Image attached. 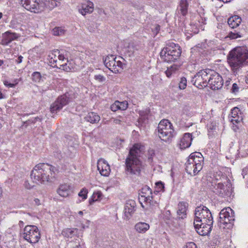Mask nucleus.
Masks as SVG:
<instances>
[{"label":"nucleus","instance_id":"f257e3e1","mask_svg":"<svg viewBox=\"0 0 248 248\" xmlns=\"http://www.w3.org/2000/svg\"><path fill=\"white\" fill-rule=\"evenodd\" d=\"M213 224V218L208 208L204 205L196 208L193 224L199 234L207 235L211 231Z\"/></svg>","mask_w":248,"mask_h":248},{"label":"nucleus","instance_id":"f03ea898","mask_svg":"<svg viewBox=\"0 0 248 248\" xmlns=\"http://www.w3.org/2000/svg\"><path fill=\"white\" fill-rule=\"evenodd\" d=\"M58 170L48 164L39 163L35 166L31 173V178L37 184H45L51 181Z\"/></svg>","mask_w":248,"mask_h":248},{"label":"nucleus","instance_id":"7ed1b4c3","mask_svg":"<svg viewBox=\"0 0 248 248\" xmlns=\"http://www.w3.org/2000/svg\"><path fill=\"white\" fill-rule=\"evenodd\" d=\"M227 61L234 75L244 65H248V50L245 47H236L227 56Z\"/></svg>","mask_w":248,"mask_h":248},{"label":"nucleus","instance_id":"20e7f679","mask_svg":"<svg viewBox=\"0 0 248 248\" xmlns=\"http://www.w3.org/2000/svg\"><path fill=\"white\" fill-rule=\"evenodd\" d=\"M140 145L135 144L130 149L128 156L125 160L126 171L130 174L139 175L141 168V162L138 158L140 153Z\"/></svg>","mask_w":248,"mask_h":248},{"label":"nucleus","instance_id":"39448f33","mask_svg":"<svg viewBox=\"0 0 248 248\" xmlns=\"http://www.w3.org/2000/svg\"><path fill=\"white\" fill-rule=\"evenodd\" d=\"M181 52L180 46L178 44L170 42L160 52V57L164 61L171 62L177 60Z\"/></svg>","mask_w":248,"mask_h":248},{"label":"nucleus","instance_id":"423d86ee","mask_svg":"<svg viewBox=\"0 0 248 248\" xmlns=\"http://www.w3.org/2000/svg\"><path fill=\"white\" fill-rule=\"evenodd\" d=\"M158 135L163 141L170 143L175 135L172 124L168 120L164 119L159 123L157 127Z\"/></svg>","mask_w":248,"mask_h":248},{"label":"nucleus","instance_id":"0eeeda50","mask_svg":"<svg viewBox=\"0 0 248 248\" xmlns=\"http://www.w3.org/2000/svg\"><path fill=\"white\" fill-rule=\"evenodd\" d=\"M234 221V213L230 208H224L219 213L218 225L223 229H231Z\"/></svg>","mask_w":248,"mask_h":248},{"label":"nucleus","instance_id":"6e6552de","mask_svg":"<svg viewBox=\"0 0 248 248\" xmlns=\"http://www.w3.org/2000/svg\"><path fill=\"white\" fill-rule=\"evenodd\" d=\"M23 237L30 243H36L40 238V234L38 228L35 225L26 226L24 229Z\"/></svg>","mask_w":248,"mask_h":248},{"label":"nucleus","instance_id":"1a4fd4ad","mask_svg":"<svg viewBox=\"0 0 248 248\" xmlns=\"http://www.w3.org/2000/svg\"><path fill=\"white\" fill-rule=\"evenodd\" d=\"M20 3L26 10L35 13L44 11V4L42 0H18Z\"/></svg>","mask_w":248,"mask_h":248},{"label":"nucleus","instance_id":"9d476101","mask_svg":"<svg viewBox=\"0 0 248 248\" xmlns=\"http://www.w3.org/2000/svg\"><path fill=\"white\" fill-rule=\"evenodd\" d=\"M209 74L207 69L201 70L193 77L191 82L198 88L205 87L208 85Z\"/></svg>","mask_w":248,"mask_h":248},{"label":"nucleus","instance_id":"9b49d317","mask_svg":"<svg viewBox=\"0 0 248 248\" xmlns=\"http://www.w3.org/2000/svg\"><path fill=\"white\" fill-rule=\"evenodd\" d=\"M226 182H225V185L222 183H218L215 186L214 192L221 197H225L231 195L232 188L231 181L225 176Z\"/></svg>","mask_w":248,"mask_h":248},{"label":"nucleus","instance_id":"f8f14e48","mask_svg":"<svg viewBox=\"0 0 248 248\" xmlns=\"http://www.w3.org/2000/svg\"><path fill=\"white\" fill-rule=\"evenodd\" d=\"M210 73L208 77V85L212 90H216L220 89L223 84L222 78L219 74L210 69H207Z\"/></svg>","mask_w":248,"mask_h":248},{"label":"nucleus","instance_id":"ddd939ff","mask_svg":"<svg viewBox=\"0 0 248 248\" xmlns=\"http://www.w3.org/2000/svg\"><path fill=\"white\" fill-rule=\"evenodd\" d=\"M69 102V98L66 95H61L53 103L50 107V110L52 114H57L62 108Z\"/></svg>","mask_w":248,"mask_h":248},{"label":"nucleus","instance_id":"4468645a","mask_svg":"<svg viewBox=\"0 0 248 248\" xmlns=\"http://www.w3.org/2000/svg\"><path fill=\"white\" fill-rule=\"evenodd\" d=\"M228 119L233 125H235L237 128L236 124H238L241 122L244 123L243 121V114L240 112L239 108L237 107H234L232 109L231 113L228 116Z\"/></svg>","mask_w":248,"mask_h":248},{"label":"nucleus","instance_id":"2eb2a0df","mask_svg":"<svg viewBox=\"0 0 248 248\" xmlns=\"http://www.w3.org/2000/svg\"><path fill=\"white\" fill-rule=\"evenodd\" d=\"M136 204L133 200L127 201L124 206V218L129 220L136 211Z\"/></svg>","mask_w":248,"mask_h":248},{"label":"nucleus","instance_id":"dca6fc26","mask_svg":"<svg viewBox=\"0 0 248 248\" xmlns=\"http://www.w3.org/2000/svg\"><path fill=\"white\" fill-rule=\"evenodd\" d=\"M186 170V172L191 176H195L197 175L199 171H200L202 168V164L194 165L191 162H189L187 160L185 164Z\"/></svg>","mask_w":248,"mask_h":248},{"label":"nucleus","instance_id":"f3484780","mask_svg":"<svg viewBox=\"0 0 248 248\" xmlns=\"http://www.w3.org/2000/svg\"><path fill=\"white\" fill-rule=\"evenodd\" d=\"M97 170L101 175L108 176L110 173V166L108 162L104 159L100 158L98 160Z\"/></svg>","mask_w":248,"mask_h":248},{"label":"nucleus","instance_id":"a211bd4d","mask_svg":"<svg viewBox=\"0 0 248 248\" xmlns=\"http://www.w3.org/2000/svg\"><path fill=\"white\" fill-rule=\"evenodd\" d=\"M116 57L113 55L107 56L104 60V63L106 67L114 73H118V70L115 65Z\"/></svg>","mask_w":248,"mask_h":248},{"label":"nucleus","instance_id":"6ab92c4d","mask_svg":"<svg viewBox=\"0 0 248 248\" xmlns=\"http://www.w3.org/2000/svg\"><path fill=\"white\" fill-rule=\"evenodd\" d=\"M18 37L17 33L7 31L2 34L1 44L3 46H7Z\"/></svg>","mask_w":248,"mask_h":248},{"label":"nucleus","instance_id":"aec40b11","mask_svg":"<svg viewBox=\"0 0 248 248\" xmlns=\"http://www.w3.org/2000/svg\"><path fill=\"white\" fill-rule=\"evenodd\" d=\"M94 10V5L91 1H86L82 3L80 7L78 8L79 12L84 16L86 14L92 13Z\"/></svg>","mask_w":248,"mask_h":248},{"label":"nucleus","instance_id":"412c9836","mask_svg":"<svg viewBox=\"0 0 248 248\" xmlns=\"http://www.w3.org/2000/svg\"><path fill=\"white\" fill-rule=\"evenodd\" d=\"M152 190L148 186H146L141 189V198L145 202H149L151 203V202H153L152 201L153 196H150L152 195Z\"/></svg>","mask_w":248,"mask_h":248},{"label":"nucleus","instance_id":"4be33fe9","mask_svg":"<svg viewBox=\"0 0 248 248\" xmlns=\"http://www.w3.org/2000/svg\"><path fill=\"white\" fill-rule=\"evenodd\" d=\"M57 192L61 197H67L71 194L72 191L70 185L64 184L60 185L57 190Z\"/></svg>","mask_w":248,"mask_h":248},{"label":"nucleus","instance_id":"5701e85b","mask_svg":"<svg viewBox=\"0 0 248 248\" xmlns=\"http://www.w3.org/2000/svg\"><path fill=\"white\" fill-rule=\"evenodd\" d=\"M192 140V135L189 133H185L181 139L179 144L180 148L185 149L189 147L191 144Z\"/></svg>","mask_w":248,"mask_h":248},{"label":"nucleus","instance_id":"b1692460","mask_svg":"<svg viewBox=\"0 0 248 248\" xmlns=\"http://www.w3.org/2000/svg\"><path fill=\"white\" fill-rule=\"evenodd\" d=\"M188 4L187 0H180L176 10V14L186 16L187 13Z\"/></svg>","mask_w":248,"mask_h":248},{"label":"nucleus","instance_id":"393cba45","mask_svg":"<svg viewBox=\"0 0 248 248\" xmlns=\"http://www.w3.org/2000/svg\"><path fill=\"white\" fill-rule=\"evenodd\" d=\"M187 203L186 202H180L178 205L177 216L179 218L184 219L186 217Z\"/></svg>","mask_w":248,"mask_h":248},{"label":"nucleus","instance_id":"a878e982","mask_svg":"<svg viewBox=\"0 0 248 248\" xmlns=\"http://www.w3.org/2000/svg\"><path fill=\"white\" fill-rule=\"evenodd\" d=\"M150 228L149 224L140 222L136 224L135 226V229L137 232L140 233H144L146 232Z\"/></svg>","mask_w":248,"mask_h":248},{"label":"nucleus","instance_id":"bb28decb","mask_svg":"<svg viewBox=\"0 0 248 248\" xmlns=\"http://www.w3.org/2000/svg\"><path fill=\"white\" fill-rule=\"evenodd\" d=\"M85 121L92 124L98 123L100 120V116L96 113L93 112H89L84 117Z\"/></svg>","mask_w":248,"mask_h":248},{"label":"nucleus","instance_id":"cd10ccee","mask_svg":"<svg viewBox=\"0 0 248 248\" xmlns=\"http://www.w3.org/2000/svg\"><path fill=\"white\" fill-rule=\"evenodd\" d=\"M241 22V18L238 16H234L230 17L228 19V23L231 28H235L238 27Z\"/></svg>","mask_w":248,"mask_h":248},{"label":"nucleus","instance_id":"c85d7f7f","mask_svg":"<svg viewBox=\"0 0 248 248\" xmlns=\"http://www.w3.org/2000/svg\"><path fill=\"white\" fill-rule=\"evenodd\" d=\"M59 53V50H53L51 54L48 55L49 62L54 67H58V65L56 64L57 62V54Z\"/></svg>","mask_w":248,"mask_h":248},{"label":"nucleus","instance_id":"c756f323","mask_svg":"<svg viewBox=\"0 0 248 248\" xmlns=\"http://www.w3.org/2000/svg\"><path fill=\"white\" fill-rule=\"evenodd\" d=\"M207 126L209 137L212 138L217 134V126L216 122L210 123L207 124Z\"/></svg>","mask_w":248,"mask_h":248},{"label":"nucleus","instance_id":"7c9ffc66","mask_svg":"<svg viewBox=\"0 0 248 248\" xmlns=\"http://www.w3.org/2000/svg\"><path fill=\"white\" fill-rule=\"evenodd\" d=\"M77 232L78 229L76 228H66L62 231V234L65 237L72 238Z\"/></svg>","mask_w":248,"mask_h":248},{"label":"nucleus","instance_id":"2f4dec72","mask_svg":"<svg viewBox=\"0 0 248 248\" xmlns=\"http://www.w3.org/2000/svg\"><path fill=\"white\" fill-rule=\"evenodd\" d=\"M42 2L44 4V10L46 9L51 10L58 5L56 0H42Z\"/></svg>","mask_w":248,"mask_h":248},{"label":"nucleus","instance_id":"473e14b6","mask_svg":"<svg viewBox=\"0 0 248 248\" xmlns=\"http://www.w3.org/2000/svg\"><path fill=\"white\" fill-rule=\"evenodd\" d=\"M180 68V65L178 64H174L169 67H168L167 70L165 71L166 76L170 78L171 76L175 74Z\"/></svg>","mask_w":248,"mask_h":248},{"label":"nucleus","instance_id":"72a5a7b5","mask_svg":"<svg viewBox=\"0 0 248 248\" xmlns=\"http://www.w3.org/2000/svg\"><path fill=\"white\" fill-rule=\"evenodd\" d=\"M31 78L32 81L36 83L43 82L45 78L42 76L41 73L39 72H34L31 75Z\"/></svg>","mask_w":248,"mask_h":248},{"label":"nucleus","instance_id":"f704fd0d","mask_svg":"<svg viewBox=\"0 0 248 248\" xmlns=\"http://www.w3.org/2000/svg\"><path fill=\"white\" fill-rule=\"evenodd\" d=\"M189 162H192L194 165H198L199 164H202V162H203V159L202 157H201V158L196 157L195 154L192 153L189 156L188 159Z\"/></svg>","mask_w":248,"mask_h":248},{"label":"nucleus","instance_id":"c9c22d12","mask_svg":"<svg viewBox=\"0 0 248 248\" xmlns=\"http://www.w3.org/2000/svg\"><path fill=\"white\" fill-rule=\"evenodd\" d=\"M102 196V193L100 191L94 192L92 198L89 201L90 204H92L93 202L98 201Z\"/></svg>","mask_w":248,"mask_h":248},{"label":"nucleus","instance_id":"e433bc0d","mask_svg":"<svg viewBox=\"0 0 248 248\" xmlns=\"http://www.w3.org/2000/svg\"><path fill=\"white\" fill-rule=\"evenodd\" d=\"M57 56L60 61L62 62L65 60L66 62H68V56L67 53L65 51L63 50H62L61 51L59 50V53L57 54Z\"/></svg>","mask_w":248,"mask_h":248},{"label":"nucleus","instance_id":"4c0bfd02","mask_svg":"<svg viewBox=\"0 0 248 248\" xmlns=\"http://www.w3.org/2000/svg\"><path fill=\"white\" fill-rule=\"evenodd\" d=\"M65 31L62 27H55L52 30L53 34L60 36L64 34Z\"/></svg>","mask_w":248,"mask_h":248},{"label":"nucleus","instance_id":"58836bf2","mask_svg":"<svg viewBox=\"0 0 248 248\" xmlns=\"http://www.w3.org/2000/svg\"><path fill=\"white\" fill-rule=\"evenodd\" d=\"M187 86V79L185 77H182L180 78L179 83V88L181 90H184L186 88Z\"/></svg>","mask_w":248,"mask_h":248},{"label":"nucleus","instance_id":"ea45409f","mask_svg":"<svg viewBox=\"0 0 248 248\" xmlns=\"http://www.w3.org/2000/svg\"><path fill=\"white\" fill-rule=\"evenodd\" d=\"M228 37L232 39H234L238 38H241L242 37V36L239 32L234 31V32L231 31L230 32H229L228 34Z\"/></svg>","mask_w":248,"mask_h":248},{"label":"nucleus","instance_id":"a19ab883","mask_svg":"<svg viewBox=\"0 0 248 248\" xmlns=\"http://www.w3.org/2000/svg\"><path fill=\"white\" fill-rule=\"evenodd\" d=\"M118 103L119 109L124 110H125L128 107V103L127 101H124L123 102H120L119 101H116Z\"/></svg>","mask_w":248,"mask_h":248},{"label":"nucleus","instance_id":"79ce46f5","mask_svg":"<svg viewBox=\"0 0 248 248\" xmlns=\"http://www.w3.org/2000/svg\"><path fill=\"white\" fill-rule=\"evenodd\" d=\"M58 68L62 69L66 72H70L72 70V67L70 65H68L67 63H60Z\"/></svg>","mask_w":248,"mask_h":248},{"label":"nucleus","instance_id":"37998d69","mask_svg":"<svg viewBox=\"0 0 248 248\" xmlns=\"http://www.w3.org/2000/svg\"><path fill=\"white\" fill-rule=\"evenodd\" d=\"M88 190L85 188H82L78 193V196L82 197L83 200H85L87 198Z\"/></svg>","mask_w":248,"mask_h":248},{"label":"nucleus","instance_id":"c03bdc74","mask_svg":"<svg viewBox=\"0 0 248 248\" xmlns=\"http://www.w3.org/2000/svg\"><path fill=\"white\" fill-rule=\"evenodd\" d=\"M156 191L158 192L162 191L164 188V184L161 182H158L156 183Z\"/></svg>","mask_w":248,"mask_h":248},{"label":"nucleus","instance_id":"a18cd8bd","mask_svg":"<svg viewBox=\"0 0 248 248\" xmlns=\"http://www.w3.org/2000/svg\"><path fill=\"white\" fill-rule=\"evenodd\" d=\"M152 201H153V202H151V203H149V202H146V203H149V205L151 206V207H152V208H155L156 207H158V202L156 201H155L154 200V198L153 197V199H152Z\"/></svg>","mask_w":248,"mask_h":248},{"label":"nucleus","instance_id":"49530a36","mask_svg":"<svg viewBox=\"0 0 248 248\" xmlns=\"http://www.w3.org/2000/svg\"><path fill=\"white\" fill-rule=\"evenodd\" d=\"M94 78L100 82H103L105 80V78L101 75H95Z\"/></svg>","mask_w":248,"mask_h":248},{"label":"nucleus","instance_id":"de8ad7c7","mask_svg":"<svg viewBox=\"0 0 248 248\" xmlns=\"http://www.w3.org/2000/svg\"><path fill=\"white\" fill-rule=\"evenodd\" d=\"M231 91L232 93H236L238 92L239 87L236 83H233L232 84Z\"/></svg>","mask_w":248,"mask_h":248},{"label":"nucleus","instance_id":"09e8293b","mask_svg":"<svg viewBox=\"0 0 248 248\" xmlns=\"http://www.w3.org/2000/svg\"><path fill=\"white\" fill-rule=\"evenodd\" d=\"M115 65L116 66L117 69L118 70V72L120 69L123 68V63L120 61H116L115 62Z\"/></svg>","mask_w":248,"mask_h":248},{"label":"nucleus","instance_id":"8fccbe9b","mask_svg":"<svg viewBox=\"0 0 248 248\" xmlns=\"http://www.w3.org/2000/svg\"><path fill=\"white\" fill-rule=\"evenodd\" d=\"M118 103L115 101L114 104H113L110 107L111 110L113 111H116L118 109H119L118 106L117 105Z\"/></svg>","mask_w":248,"mask_h":248},{"label":"nucleus","instance_id":"3c124183","mask_svg":"<svg viewBox=\"0 0 248 248\" xmlns=\"http://www.w3.org/2000/svg\"><path fill=\"white\" fill-rule=\"evenodd\" d=\"M17 84V82H16V83H9L7 81H5L4 82V84L9 88H14L16 86V85Z\"/></svg>","mask_w":248,"mask_h":248},{"label":"nucleus","instance_id":"603ef678","mask_svg":"<svg viewBox=\"0 0 248 248\" xmlns=\"http://www.w3.org/2000/svg\"><path fill=\"white\" fill-rule=\"evenodd\" d=\"M24 186L26 188L30 189L34 186V185L31 184L28 181H26L24 183Z\"/></svg>","mask_w":248,"mask_h":248},{"label":"nucleus","instance_id":"864d4df0","mask_svg":"<svg viewBox=\"0 0 248 248\" xmlns=\"http://www.w3.org/2000/svg\"><path fill=\"white\" fill-rule=\"evenodd\" d=\"M196 245L193 242L188 243L186 246L185 248H195Z\"/></svg>","mask_w":248,"mask_h":248},{"label":"nucleus","instance_id":"5fc2aeb1","mask_svg":"<svg viewBox=\"0 0 248 248\" xmlns=\"http://www.w3.org/2000/svg\"><path fill=\"white\" fill-rule=\"evenodd\" d=\"M111 121L114 124H121V120L118 118H112Z\"/></svg>","mask_w":248,"mask_h":248},{"label":"nucleus","instance_id":"6e6d98bb","mask_svg":"<svg viewBox=\"0 0 248 248\" xmlns=\"http://www.w3.org/2000/svg\"><path fill=\"white\" fill-rule=\"evenodd\" d=\"M206 19L204 17H201L199 19V22L200 23L202 24H206Z\"/></svg>","mask_w":248,"mask_h":248},{"label":"nucleus","instance_id":"4d7b16f0","mask_svg":"<svg viewBox=\"0 0 248 248\" xmlns=\"http://www.w3.org/2000/svg\"><path fill=\"white\" fill-rule=\"evenodd\" d=\"M41 120L38 117H36L34 118V119L32 121H31L30 120L26 121V122H24V124H29L31 123H35L37 120Z\"/></svg>","mask_w":248,"mask_h":248},{"label":"nucleus","instance_id":"13d9d810","mask_svg":"<svg viewBox=\"0 0 248 248\" xmlns=\"http://www.w3.org/2000/svg\"><path fill=\"white\" fill-rule=\"evenodd\" d=\"M23 57L21 56H19L18 57L17 59L16 60V62L17 63H20L22 62Z\"/></svg>","mask_w":248,"mask_h":248},{"label":"nucleus","instance_id":"bf43d9fd","mask_svg":"<svg viewBox=\"0 0 248 248\" xmlns=\"http://www.w3.org/2000/svg\"><path fill=\"white\" fill-rule=\"evenodd\" d=\"M34 202H35V204L37 205H39L40 204V201L39 199L36 198L34 200Z\"/></svg>","mask_w":248,"mask_h":248},{"label":"nucleus","instance_id":"052dcab7","mask_svg":"<svg viewBox=\"0 0 248 248\" xmlns=\"http://www.w3.org/2000/svg\"><path fill=\"white\" fill-rule=\"evenodd\" d=\"M193 154H195L196 157L201 158V157H202V155L199 153V152H196L193 153Z\"/></svg>","mask_w":248,"mask_h":248},{"label":"nucleus","instance_id":"680f3d73","mask_svg":"<svg viewBox=\"0 0 248 248\" xmlns=\"http://www.w3.org/2000/svg\"><path fill=\"white\" fill-rule=\"evenodd\" d=\"M18 225H19V226L20 228L23 227V226H24V222H23V221H22V220H20L19 221Z\"/></svg>","mask_w":248,"mask_h":248},{"label":"nucleus","instance_id":"e2e57ef3","mask_svg":"<svg viewBox=\"0 0 248 248\" xmlns=\"http://www.w3.org/2000/svg\"><path fill=\"white\" fill-rule=\"evenodd\" d=\"M220 0L223 1L224 3H227V2H231L232 0Z\"/></svg>","mask_w":248,"mask_h":248},{"label":"nucleus","instance_id":"0e129e2a","mask_svg":"<svg viewBox=\"0 0 248 248\" xmlns=\"http://www.w3.org/2000/svg\"><path fill=\"white\" fill-rule=\"evenodd\" d=\"M3 98V95L1 92V91L0 90V99Z\"/></svg>","mask_w":248,"mask_h":248},{"label":"nucleus","instance_id":"69168bd1","mask_svg":"<svg viewBox=\"0 0 248 248\" xmlns=\"http://www.w3.org/2000/svg\"><path fill=\"white\" fill-rule=\"evenodd\" d=\"M83 212H82V211H79V212H78V214H79V215H80V216L83 215Z\"/></svg>","mask_w":248,"mask_h":248},{"label":"nucleus","instance_id":"338daca9","mask_svg":"<svg viewBox=\"0 0 248 248\" xmlns=\"http://www.w3.org/2000/svg\"><path fill=\"white\" fill-rule=\"evenodd\" d=\"M3 64V61L2 60H0V66Z\"/></svg>","mask_w":248,"mask_h":248},{"label":"nucleus","instance_id":"774afa93","mask_svg":"<svg viewBox=\"0 0 248 248\" xmlns=\"http://www.w3.org/2000/svg\"><path fill=\"white\" fill-rule=\"evenodd\" d=\"M74 248H82L80 247V246H77Z\"/></svg>","mask_w":248,"mask_h":248}]
</instances>
